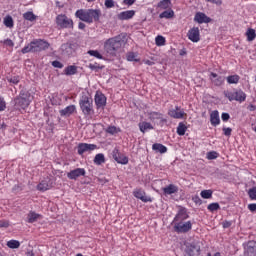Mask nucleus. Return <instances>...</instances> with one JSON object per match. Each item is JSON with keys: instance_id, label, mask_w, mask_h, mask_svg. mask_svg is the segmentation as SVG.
I'll return each instance as SVG.
<instances>
[{"instance_id": "nucleus-1", "label": "nucleus", "mask_w": 256, "mask_h": 256, "mask_svg": "<svg viewBox=\"0 0 256 256\" xmlns=\"http://www.w3.org/2000/svg\"><path fill=\"white\" fill-rule=\"evenodd\" d=\"M75 16L84 23H99L101 11L99 9H80L76 11Z\"/></svg>"}, {"instance_id": "nucleus-2", "label": "nucleus", "mask_w": 256, "mask_h": 256, "mask_svg": "<svg viewBox=\"0 0 256 256\" xmlns=\"http://www.w3.org/2000/svg\"><path fill=\"white\" fill-rule=\"evenodd\" d=\"M51 47V44L47 40L34 39L27 46L22 48L21 53L23 55L27 53H41V51H47Z\"/></svg>"}, {"instance_id": "nucleus-3", "label": "nucleus", "mask_w": 256, "mask_h": 256, "mask_svg": "<svg viewBox=\"0 0 256 256\" xmlns=\"http://www.w3.org/2000/svg\"><path fill=\"white\" fill-rule=\"evenodd\" d=\"M123 37V34H121L105 41L104 50L108 55H111V57L117 55V51L123 46Z\"/></svg>"}, {"instance_id": "nucleus-4", "label": "nucleus", "mask_w": 256, "mask_h": 256, "mask_svg": "<svg viewBox=\"0 0 256 256\" xmlns=\"http://www.w3.org/2000/svg\"><path fill=\"white\" fill-rule=\"evenodd\" d=\"M31 105V93L27 90H21L19 95L14 98V107L17 111L27 109Z\"/></svg>"}, {"instance_id": "nucleus-5", "label": "nucleus", "mask_w": 256, "mask_h": 256, "mask_svg": "<svg viewBox=\"0 0 256 256\" xmlns=\"http://www.w3.org/2000/svg\"><path fill=\"white\" fill-rule=\"evenodd\" d=\"M80 109L85 117H91L95 115V109H93V98L87 94H82L79 100Z\"/></svg>"}, {"instance_id": "nucleus-6", "label": "nucleus", "mask_w": 256, "mask_h": 256, "mask_svg": "<svg viewBox=\"0 0 256 256\" xmlns=\"http://www.w3.org/2000/svg\"><path fill=\"white\" fill-rule=\"evenodd\" d=\"M224 95L229 101H237L238 103H243L247 99V94L243 90L234 89L232 92L226 91Z\"/></svg>"}, {"instance_id": "nucleus-7", "label": "nucleus", "mask_w": 256, "mask_h": 256, "mask_svg": "<svg viewBox=\"0 0 256 256\" xmlns=\"http://www.w3.org/2000/svg\"><path fill=\"white\" fill-rule=\"evenodd\" d=\"M56 24L61 29H73V20L65 14H59L56 17Z\"/></svg>"}, {"instance_id": "nucleus-8", "label": "nucleus", "mask_w": 256, "mask_h": 256, "mask_svg": "<svg viewBox=\"0 0 256 256\" xmlns=\"http://www.w3.org/2000/svg\"><path fill=\"white\" fill-rule=\"evenodd\" d=\"M193 229V224L191 221L187 222H174L175 233H189Z\"/></svg>"}, {"instance_id": "nucleus-9", "label": "nucleus", "mask_w": 256, "mask_h": 256, "mask_svg": "<svg viewBox=\"0 0 256 256\" xmlns=\"http://www.w3.org/2000/svg\"><path fill=\"white\" fill-rule=\"evenodd\" d=\"M185 256H199L201 255V247L195 243L186 244Z\"/></svg>"}, {"instance_id": "nucleus-10", "label": "nucleus", "mask_w": 256, "mask_h": 256, "mask_svg": "<svg viewBox=\"0 0 256 256\" xmlns=\"http://www.w3.org/2000/svg\"><path fill=\"white\" fill-rule=\"evenodd\" d=\"M112 158L120 165H127V163H129V158L121 154L117 148H114L112 151Z\"/></svg>"}, {"instance_id": "nucleus-11", "label": "nucleus", "mask_w": 256, "mask_h": 256, "mask_svg": "<svg viewBox=\"0 0 256 256\" xmlns=\"http://www.w3.org/2000/svg\"><path fill=\"white\" fill-rule=\"evenodd\" d=\"M94 101L97 109H104L107 105V97H105V94L101 92H96Z\"/></svg>"}, {"instance_id": "nucleus-12", "label": "nucleus", "mask_w": 256, "mask_h": 256, "mask_svg": "<svg viewBox=\"0 0 256 256\" xmlns=\"http://www.w3.org/2000/svg\"><path fill=\"white\" fill-rule=\"evenodd\" d=\"M187 37L192 43H199L201 41V33L199 32V27L191 28L188 33Z\"/></svg>"}, {"instance_id": "nucleus-13", "label": "nucleus", "mask_w": 256, "mask_h": 256, "mask_svg": "<svg viewBox=\"0 0 256 256\" xmlns=\"http://www.w3.org/2000/svg\"><path fill=\"white\" fill-rule=\"evenodd\" d=\"M95 149H97V145L87 143H80L77 147L78 155H83V153H91V151H95Z\"/></svg>"}, {"instance_id": "nucleus-14", "label": "nucleus", "mask_w": 256, "mask_h": 256, "mask_svg": "<svg viewBox=\"0 0 256 256\" xmlns=\"http://www.w3.org/2000/svg\"><path fill=\"white\" fill-rule=\"evenodd\" d=\"M86 171L85 168H76L67 173L68 179L77 180L79 177H85Z\"/></svg>"}, {"instance_id": "nucleus-15", "label": "nucleus", "mask_w": 256, "mask_h": 256, "mask_svg": "<svg viewBox=\"0 0 256 256\" xmlns=\"http://www.w3.org/2000/svg\"><path fill=\"white\" fill-rule=\"evenodd\" d=\"M134 197H136V199H140V201H142L143 203H152L153 199L149 196L146 195V193L142 190V189H136L133 192Z\"/></svg>"}, {"instance_id": "nucleus-16", "label": "nucleus", "mask_w": 256, "mask_h": 256, "mask_svg": "<svg viewBox=\"0 0 256 256\" xmlns=\"http://www.w3.org/2000/svg\"><path fill=\"white\" fill-rule=\"evenodd\" d=\"M189 219V214H187L186 208H180L178 213L174 217L173 223L184 222L185 220Z\"/></svg>"}, {"instance_id": "nucleus-17", "label": "nucleus", "mask_w": 256, "mask_h": 256, "mask_svg": "<svg viewBox=\"0 0 256 256\" xmlns=\"http://www.w3.org/2000/svg\"><path fill=\"white\" fill-rule=\"evenodd\" d=\"M168 115L173 119H183L185 117V111L181 110V107L175 106L174 109L168 111Z\"/></svg>"}, {"instance_id": "nucleus-18", "label": "nucleus", "mask_w": 256, "mask_h": 256, "mask_svg": "<svg viewBox=\"0 0 256 256\" xmlns=\"http://www.w3.org/2000/svg\"><path fill=\"white\" fill-rule=\"evenodd\" d=\"M210 81L215 85L216 87H221L223 83H225V77L219 76L215 72L210 73Z\"/></svg>"}, {"instance_id": "nucleus-19", "label": "nucleus", "mask_w": 256, "mask_h": 256, "mask_svg": "<svg viewBox=\"0 0 256 256\" xmlns=\"http://www.w3.org/2000/svg\"><path fill=\"white\" fill-rule=\"evenodd\" d=\"M194 21H196V23H199L201 25L203 23H211V18L208 17L203 12H198L195 14Z\"/></svg>"}, {"instance_id": "nucleus-20", "label": "nucleus", "mask_w": 256, "mask_h": 256, "mask_svg": "<svg viewBox=\"0 0 256 256\" xmlns=\"http://www.w3.org/2000/svg\"><path fill=\"white\" fill-rule=\"evenodd\" d=\"M133 17H135V10H126L118 14L120 21H129V19H133Z\"/></svg>"}, {"instance_id": "nucleus-21", "label": "nucleus", "mask_w": 256, "mask_h": 256, "mask_svg": "<svg viewBox=\"0 0 256 256\" xmlns=\"http://www.w3.org/2000/svg\"><path fill=\"white\" fill-rule=\"evenodd\" d=\"M147 115L149 120L153 123H155L156 121H165V119H163V114L160 112L148 111Z\"/></svg>"}, {"instance_id": "nucleus-22", "label": "nucleus", "mask_w": 256, "mask_h": 256, "mask_svg": "<svg viewBox=\"0 0 256 256\" xmlns=\"http://www.w3.org/2000/svg\"><path fill=\"white\" fill-rule=\"evenodd\" d=\"M73 47H75V44L64 43V44L61 45L60 51H62L63 55H72L73 51H74Z\"/></svg>"}, {"instance_id": "nucleus-23", "label": "nucleus", "mask_w": 256, "mask_h": 256, "mask_svg": "<svg viewBox=\"0 0 256 256\" xmlns=\"http://www.w3.org/2000/svg\"><path fill=\"white\" fill-rule=\"evenodd\" d=\"M164 195H173L179 192V187L175 184H170L162 189Z\"/></svg>"}, {"instance_id": "nucleus-24", "label": "nucleus", "mask_w": 256, "mask_h": 256, "mask_svg": "<svg viewBox=\"0 0 256 256\" xmlns=\"http://www.w3.org/2000/svg\"><path fill=\"white\" fill-rule=\"evenodd\" d=\"M210 123L213 127H217L219 123H221V119L219 118V111L214 110L210 114Z\"/></svg>"}, {"instance_id": "nucleus-25", "label": "nucleus", "mask_w": 256, "mask_h": 256, "mask_svg": "<svg viewBox=\"0 0 256 256\" xmlns=\"http://www.w3.org/2000/svg\"><path fill=\"white\" fill-rule=\"evenodd\" d=\"M76 109L77 108L75 107V105L67 106L66 108L60 110V115L61 117H70V115H73V113H75Z\"/></svg>"}, {"instance_id": "nucleus-26", "label": "nucleus", "mask_w": 256, "mask_h": 256, "mask_svg": "<svg viewBox=\"0 0 256 256\" xmlns=\"http://www.w3.org/2000/svg\"><path fill=\"white\" fill-rule=\"evenodd\" d=\"M26 219H27V223H37V220L41 219V214H37L34 211H30L27 214V218Z\"/></svg>"}, {"instance_id": "nucleus-27", "label": "nucleus", "mask_w": 256, "mask_h": 256, "mask_svg": "<svg viewBox=\"0 0 256 256\" xmlns=\"http://www.w3.org/2000/svg\"><path fill=\"white\" fill-rule=\"evenodd\" d=\"M38 191H49L51 189V184H49V180H42L38 185H37Z\"/></svg>"}, {"instance_id": "nucleus-28", "label": "nucleus", "mask_w": 256, "mask_h": 256, "mask_svg": "<svg viewBox=\"0 0 256 256\" xmlns=\"http://www.w3.org/2000/svg\"><path fill=\"white\" fill-rule=\"evenodd\" d=\"M138 127H139L141 133H145L146 131L153 130V125L151 123L145 122V121L144 122H140L138 124Z\"/></svg>"}, {"instance_id": "nucleus-29", "label": "nucleus", "mask_w": 256, "mask_h": 256, "mask_svg": "<svg viewBox=\"0 0 256 256\" xmlns=\"http://www.w3.org/2000/svg\"><path fill=\"white\" fill-rule=\"evenodd\" d=\"M153 151H156V153H167V146L161 144V143H155L152 145Z\"/></svg>"}, {"instance_id": "nucleus-30", "label": "nucleus", "mask_w": 256, "mask_h": 256, "mask_svg": "<svg viewBox=\"0 0 256 256\" xmlns=\"http://www.w3.org/2000/svg\"><path fill=\"white\" fill-rule=\"evenodd\" d=\"M64 75H67V76L77 75V66L75 65L67 66L64 69Z\"/></svg>"}, {"instance_id": "nucleus-31", "label": "nucleus", "mask_w": 256, "mask_h": 256, "mask_svg": "<svg viewBox=\"0 0 256 256\" xmlns=\"http://www.w3.org/2000/svg\"><path fill=\"white\" fill-rule=\"evenodd\" d=\"M239 79H241V77H239V75L235 74V75H230L226 78V81L229 85H237V83H239Z\"/></svg>"}, {"instance_id": "nucleus-32", "label": "nucleus", "mask_w": 256, "mask_h": 256, "mask_svg": "<svg viewBox=\"0 0 256 256\" xmlns=\"http://www.w3.org/2000/svg\"><path fill=\"white\" fill-rule=\"evenodd\" d=\"M95 165H103L105 163V155L103 153L96 154L94 157Z\"/></svg>"}, {"instance_id": "nucleus-33", "label": "nucleus", "mask_w": 256, "mask_h": 256, "mask_svg": "<svg viewBox=\"0 0 256 256\" xmlns=\"http://www.w3.org/2000/svg\"><path fill=\"white\" fill-rule=\"evenodd\" d=\"M175 12L173 10H166L164 12H162L159 17L160 19H172V17H174Z\"/></svg>"}, {"instance_id": "nucleus-34", "label": "nucleus", "mask_w": 256, "mask_h": 256, "mask_svg": "<svg viewBox=\"0 0 256 256\" xmlns=\"http://www.w3.org/2000/svg\"><path fill=\"white\" fill-rule=\"evenodd\" d=\"M186 132H187V126H185L183 122H180L177 127V135H179L180 137H183V135H185Z\"/></svg>"}, {"instance_id": "nucleus-35", "label": "nucleus", "mask_w": 256, "mask_h": 256, "mask_svg": "<svg viewBox=\"0 0 256 256\" xmlns=\"http://www.w3.org/2000/svg\"><path fill=\"white\" fill-rule=\"evenodd\" d=\"M246 37H247V41H255V38H256L255 29L249 28L246 31Z\"/></svg>"}, {"instance_id": "nucleus-36", "label": "nucleus", "mask_w": 256, "mask_h": 256, "mask_svg": "<svg viewBox=\"0 0 256 256\" xmlns=\"http://www.w3.org/2000/svg\"><path fill=\"white\" fill-rule=\"evenodd\" d=\"M7 247H9V249H19V247H21V242L18 240H10L7 242Z\"/></svg>"}, {"instance_id": "nucleus-37", "label": "nucleus", "mask_w": 256, "mask_h": 256, "mask_svg": "<svg viewBox=\"0 0 256 256\" xmlns=\"http://www.w3.org/2000/svg\"><path fill=\"white\" fill-rule=\"evenodd\" d=\"M23 18L26 20V21H36L37 20V16L33 14V12L31 11H28L26 13L23 14Z\"/></svg>"}, {"instance_id": "nucleus-38", "label": "nucleus", "mask_w": 256, "mask_h": 256, "mask_svg": "<svg viewBox=\"0 0 256 256\" xmlns=\"http://www.w3.org/2000/svg\"><path fill=\"white\" fill-rule=\"evenodd\" d=\"M170 5H171V0H161L158 3L159 9H169Z\"/></svg>"}, {"instance_id": "nucleus-39", "label": "nucleus", "mask_w": 256, "mask_h": 256, "mask_svg": "<svg viewBox=\"0 0 256 256\" xmlns=\"http://www.w3.org/2000/svg\"><path fill=\"white\" fill-rule=\"evenodd\" d=\"M202 199H211L213 197V191L212 190H203L200 193Z\"/></svg>"}, {"instance_id": "nucleus-40", "label": "nucleus", "mask_w": 256, "mask_h": 256, "mask_svg": "<svg viewBox=\"0 0 256 256\" xmlns=\"http://www.w3.org/2000/svg\"><path fill=\"white\" fill-rule=\"evenodd\" d=\"M4 25L5 27H8L9 29H12L14 23H13V17L11 16H6L4 18Z\"/></svg>"}, {"instance_id": "nucleus-41", "label": "nucleus", "mask_w": 256, "mask_h": 256, "mask_svg": "<svg viewBox=\"0 0 256 256\" xmlns=\"http://www.w3.org/2000/svg\"><path fill=\"white\" fill-rule=\"evenodd\" d=\"M155 44L157 45V47H163V45H165V37L158 35L155 38Z\"/></svg>"}, {"instance_id": "nucleus-42", "label": "nucleus", "mask_w": 256, "mask_h": 256, "mask_svg": "<svg viewBox=\"0 0 256 256\" xmlns=\"http://www.w3.org/2000/svg\"><path fill=\"white\" fill-rule=\"evenodd\" d=\"M119 131H121V129L117 128L116 126H109L106 129V133H109V135H115L119 133Z\"/></svg>"}, {"instance_id": "nucleus-43", "label": "nucleus", "mask_w": 256, "mask_h": 256, "mask_svg": "<svg viewBox=\"0 0 256 256\" xmlns=\"http://www.w3.org/2000/svg\"><path fill=\"white\" fill-rule=\"evenodd\" d=\"M88 55H91V57H96V59H103V55L99 53L97 50H89Z\"/></svg>"}, {"instance_id": "nucleus-44", "label": "nucleus", "mask_w": 256, "mask_h": 256, "mask_svg": "<svg viewBox=\"0 0 256 256\" xmlns=\"http://www.w3.org/2000/svg\"><path fill=\"white\" fill-rule=\"evenodd\" d=\"M8 83H12V85H17L21 81V78L19 76H13L10 78H7Z\"/></svg>"}, {"instance_id": "nucleus-45", "label": "nucleus", "mask_w": 256, "mask_h": 256, "mask_svg": "<svg viewBox=\"0 0 256 256\" xmlns=\"http://www.w3.org/2000/svg\"><path fill=\"white\" fill-rule=\"evenodd\" d=\"M206 157L209 161H213V159H217V157H219V153H217L215 151H210L207 153Z\"/></svg>"}, {"instance_id": "nucleus-46", "label": "nucleus", "mask_w": 256, "mask_h": 256, "mask_svg": "<svg viewBox=\"0 0 256 256\" xmlns=\"http://www.w3.org/2000/svg\"><path fill=\"white\" fill-rule=\"evenodd\" d=\"M127 61H135L137 63V61H139V59H137V54H135V52H129L127 54Z\"/></svg>"}, {"instance_id": "nucleus-47", "label": "nucleus", "mask_w": 256, "mask_h": 256, "mask_svg": "<svg viewBox=\"0 0 256 256\" xmlns=\"http://www.w3.org/2000/svg\"><path fill=\"white\" fill-rule=\"evenodd\" d=\"M248 195L252 201H256V187L249 189Z\"/></svg>"}, {"instance_id": "nucleus-48", "label": "nucleus", "mask_w": 256, "mask_h": 256, "mask_svg": "<svg viewBox=\"0 0 256 256\" xmlns=\"http://www.w3.org/2000/svg\"><path fill=\"white\" fill-rule=\"evenodd\" d=\"M208 211H218V209H220L219 203H211L208 205L207 207Z\"/></svg>"}, {"instance_id": "nucleus-49", "label": "nucleus", "mask_w": 256, "mask_h": 256, "mask_svg": "<svg viewBox=\"0 0 256 256\" xmlns=\"http://www.w3.org/2000/svg\"><path fill=\"white\" fill-rule=\"evenodd\" d=\"M192 201H193V203H195V205H202L203 204V200H201V197H199V195H194L192 197Z\"/></svg>"}, {"instance_id": "nucleus-50", "label": "nucleus", "mask_w": 256, "mask_h": 256, "mask_svg": "<svg viewBox=\"0 0 256 256\" xmlns=\"http://www.w3.org/2000/svg\"><path fill=\"white\" fill-rule=\"evenodd\" d=\"M104 5L107 9H113V7H115V2L113 0H105Z\"/></svg>"}, {"instance_id": "nucleus-51", "label": "nucleus", "mask_w": 256, "mask_h": 256, "mask_svg": "<svg viewBox=\"0 0 256 256\" xmlns=\"http://www.w3.org/2000/svg\"><path fill=\"white\" fill-rule=\"evenodd\" d=\"M52 67H55L56 69H63V63H61L58 60H55L52 62Z\"/></svg>"}, {"instance_id": "nucleus-52", "label": "nucleus", "mask_w": 256, "mask_h": 256, "mask_svg": "<svg viewBox=\"0 0 256 256\" xmlns=\"http://www.w3.org/2000/svg\"><path fill=\"white\" fill-rule=\"evenodd\" d=\"M221 119H222V121L227 122V121H229V119H231V116L229 115V113L223 112L221 115Z\"/></svg>"}, {"instance_id": "nucleus-53", "label": "nucleus", "mask_w": 256, "mask_h": 256, "mask_svg": "<svg viewBox=\"0 0 256 256\" xmlns=\"http://www.w3.org/2000/svg\"><path fill=\"white\" fill-rule=\"evenodd\" d=\"M231 225H233L232 221L225 220V221L222 222L223 229H229V227H231Z\"/></svg>"}, {"instance_id": "nucleus-54", "label": "nucleus", "mask_w": 256, "mask_h": 256, "mask_svg": "<svg viewBox=\"0 0 256 256\" xmlns=\"http://www.w3.org/2000/svg\"><path fill=\"white\" fill-rule=\"evenodd\" d=\"M4 45H6L7 47H14L15 43H13V40L11 39H6L3 41Z\"/></svg>"}, {"instance_id": "nucleus-55", "label": "nucleus", "mask_w": 256, "mask_h": 256, "mask_svg": "<svg viewBox=\"0 0 256 256\" xmlns=\"http://www.w3.org/2000/svg\"><path fill=\"white\" fill-rule=\"evenodd\" d=\"M232 131H233V129H231V128H223V133L226 137H231Z\"/></svg>"}, {"instance_id": "nucleus-56", "label": "nucleus", "mask_w": 256, "mask_h": 256, "mask_svg": "<svg viewBox=\"0 0 256 256\" xmlns=\"http://www.w3.org/2000/svg\"><path fill=\"white\" fill-rule=\"evenodd\" d=\"M9 227V222L5 220H0V228L7 229Z\"/></svg>"}, {"instance_id": "nucleus-57", "label": "nucleus", "mask_w": 256, "mask_h": 256, "mask_svg": "<svg viewBox=\"0 0 256 256\" xmlns=\"http://www.w3.org/2000/svg\"><path fill=\"white\" fill-rule=\"evenodd\" d=\"M6 107L5 100L0 98V111H5Z\"/></svg>"}, {"instance_id": "nucleus-58", "label": "nucleus", "mask_w": 256, "mask_h": 256, "mask_svg": "<svg viewBox=\"0 0 256 256\" xmlns=\"http://www.w3.org/2000/svg\"><path fill=\"white\" fill-rule=\"evenodd\" d=\"M207 3H214V5H223V0H206Z\"/></svg>"}, {"instance_id": "nucleus-59", "label": "nucleus", "mask_w": 256, "mask_h": 256, "mask_svg": "<svg viewBox=\"0 0 256 256\" xmlns=\"http://www.w3.org/2000/svg\"><path fill=\"white\" fill-rule=\"evenodd\" d=\"M248 209L249 211H251L252 213H255L256 211V203H252L248 205Z\"/></svg>"}, {"instance_id": "nucleus-60", "label": "nucleus", "mask_w": 256, "mask_h": 256, "mask_svg": "<svg viewBox=\"0 0 256 256\" xmlns=\"http://www.w3.org/2000/svg\"><path fill=\"white\" fill-rule=\"evenodd\" d=\"M88 67H89V69H91V71H95L97 69H100L99 65H97V63L96 64H89Z\"/></svg>"}, {"instance_id": "nucleus-61", "label": "nucleus", "mask_w": 256, "mask_h": 256, "mask_svg": "<svg viewBox=\"0 0 256 256\" xmlns=\"http://www.w3.org/2000/svg\"><path fill=\"white\" fill-rule=\"evenodd\" d=\"M137 0H123L124 5H133Z\"/></svg>"}, {"instance_id": "nucleus-62", "label": "nucleus", "mask_w": 256, "mask_h": 256, "mask_svg": "<svg viewBox=\"0 0 256 256\" xmlns=\"http://www.w3.org/2000/svg\"><path fill=\"white\" fill-rule=\"evenodd\" d=\"M85 27H86L85 23L79 22V24H78L79 29L83 30V29H85Z\"/></svg>"}, {"instance_id": "nucleus-63", "label": "nucleus", "mask_w": 256, "mask_h": 256, "mask_svg": "<svg viewBox=\"0 0 256 256\" xmlns=\"http://www.w3.org/2000/svg\"><path fill=\"white\" fill-rule=\"evenodd\" d=\"M248 109H249V111H255V110H256V106L253 105V104H250V105L248 106Z\"/></svg>"}, {"instance_id": "nucleus-64", "label": "nucleus", "mask_w": 256, "mask_h": 256, "mask_svg": "<svg viewBox=\"0 0 256 256\" xmlns=\"http://www.w3.org/2000/svg\"><path fill=\"white\" fill-rule=\"evenodd\" d=\"M145 64H146V65H149V66H153V65H155V62H153V61H151V60H146V61H145Z\"/></svg>"}]
</instances>
